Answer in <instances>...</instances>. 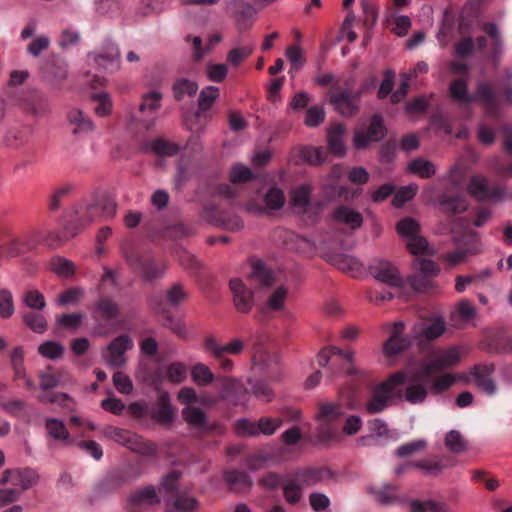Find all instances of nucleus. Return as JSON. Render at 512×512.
<instances>
[{"label":"nucleus","instance_id":"nucleus-15","mask_svg":"<svg viewBox=\"0 0 512 512\" xmlns=\"http://www.w3.org/2000/svg\"><path fill=\"white\" fill-rule=\"evenodd\" d=\"M385 135L382 118L378 115L372 117L367 132L357 130L354 134L353 143L357 149H364L370 142L379 141Z\"/></svg>","mask_w":512,"mask_h":512},{"label":"nucleus","instance_id":"nucleus-51","mask_svg":"<svg viewBox=\"0 0 512 512\" xmlns=\"http://www.w3.org/2000/svg\"><path fill=\"white\" fill-rule=\"evenodd\" d=\"M410 509L412 512H440L445 509V503L434 499L413 500L410 502Z\"/></svg>","mask_w":512,"mask_h":512},{"label":"nucleus","instance_id":"nucleus-33","mask_svg":"<svg viewBox=\"0 0 512 512\" xmlns=\"http://www.w3.org/2000/svg\"><path fill=\"white\" fill-rule=\"evenodd\" d=\"M407 170L423 179L431 178L436 173V166L433 162L416 158L408 163Z\"/></svg>","mask_w":512,"mask_h":512},{"label":"nucleus","instance_id":"nucleus-27","mask_svg":"<svg viewBox=\"0 0 512 512\" xmlns=\"http://www.w3.org/2000/svg\"><path fill=\"white\" fill-rule=\"evenodd\" d=\"M396 489L397 487L390 483H384L381 486L369 485L367 487V491L373 499L383 505H389L399 500V498L394 495Z\"/></svg>","mask_w":512,"mask_h":512},{"label":"nucleus","instance_id":"nucleus-47","mask_svg":"<svg viewBox=\"0 0 512 512\" xmlns=\"http://www.w3.org/2000/svg\"><path fill=\"white\" fill-rule=\"evenodd\" d=\"M223 388L224 392L221 395L222 399H231L235 404L244 403L245 398L241 396L234 398L231 394L232 391H235L237 393L243 392L244 395L247 394V390L243 388L240 382H238L235 379L226 378L224 379Z\"/></svg>","mask_w":512,"mask_h":512},{"label":"nucleus","instance_id":"nucleus-55","mask_svg":"<svg viewBox=\"0 0 512 512\" xmlns=\"http://www.w3.org/2000/svg\"><path fill=\"white\" fill-rule=\"evenodd\" d=\"M184 420L191 426L203 427L206 424V414L197 407H185L182 411Z\"/></svg>","mask_w":512,"mask_h":512},{"label":"nucleus","instance_id":"nucleus-29","mask_svg":"<svg viewBox=\"0 0 512 512\" xmlns=\"http://www.w3.org/2000/svg\"><path fill=\"white\" fill-rule=\"evenodd\" d=\"M76 219L81 227H85L101 218L99 204L83 203L76 207Z\"/></svg>","mask_w":512,"mask_h":512},{"label":"nucleus","instance_id":"nucleus-39","mask_svg":"<svg viewBox=\"0 0 512 512\" xmlns=\"http://www.w3.org/2000/svg\"><path fill=\"white\" fill-rule=\"evenodd\" d=\"M225 481L230 485L233 490H245L252 485V480L249 475L244 471L232 470L224 475Z\"/></svg>","mask_w":512,"mask_h":512},{"label":"nucleus","instance_id":"nucleus-31","mask_svg":"<svg viewBox=\"0 0 512 512\" xmlns=\"http://www.w3.org/2000/svg\"><path fill=\"white\" fill-rule=\"evenodd\" d=\"M344 134L345 127L342 124H335L328 130V147L330 152L336 156H343L345 154Z\"/></svg>","mask_w":512,"mask_h":512},{"label":"nucleus","instance_id":"nucleus-9","mask_svg":"<svg viewBox=\"0 0 512 512\" xmlns=\"http://www.w3.org/2000/svg\"><path fill=\"white\" fill-rule=\"evenodd\" d=\"M369 271L377 281L389 286L402 287L404 284V278L398 267L388 260L379 259L374 261L370 265Z\"/></svg>","mask_w":512,"mask_h":512},{"label":"nucleus","instance_id":"nucleus-57","mask_svg":"<svg viewBox=\"0 0 512 512\" xmlns=\"http://www.w3.org/2000/svg\"><path fill=\"white\" fill-rule=\"evenodd\" d=\"M413 267L420 271L424 277L432 278L438 275L440 269L436 263L430 259L417 257L413 261Z\"/></svg>","mask_w":512,"mask_h":512},{"label":"nucleus","instance_id":"nucleus-44","mask_svg":"<svg viewBox=\"0 0 512 512\" xmlns=\"http://www.w3.org/2000/svg\"><path fill=\"white\" fill-rule=\"evenodd\" d=\"M288 290L284 286L277 287L268 297L264 309L268 311H280L284 308Z\"/></svg>","mask_w":512,"mask_h":512},{"label":"nucleus","instance_id":"nucleus-60","mask_svg":"<svg viewBox=\"0 0 512 512\" xmlns=\"http://www.w3.org/2000/svg\"><path fill=\"white\" fill-rule=\"evenodd\" d=\"M92 99L98 104L94 108L95 114L99 117H105L112 112V100L108 93L100 92L92 95Z\"/></svg>","mask_w":512,"mask_h":512},{"label":"nucleus","instance_id":"nucleus-59","mask_svg":"<svg viewBox=\"0 0 512 512\" xmlns=\"http://www.w3.org/2000/svg\"><path fill=\"white\" fill-rule=\"evenodd\" d=\"M152 151L160 156H173L175 155L179 147L177 144L167 141L163 138H158L151 143Z\"/></svg>","mask_w":512,"mask_h":512},{"label":"nucleus","instance_id":"nucleus-14","mask_svg":"<svg viewBox=\"0 0 512 512\" xmlns=\"http://www.w3.org/2000/svg\"><path fill=\"white\" fill-rule=\"evenodd\" d=\"M331 355H340L349 363V366L345 369V373L347 375L358 376L360 378L366 375L364 370L354 365L355 352L353 350L342 351L335 346L323 349L317 356L318 364L322 367L326 366L329 363V358Z\"/></svg>","mask_w":512,"mask_h":512},{"label":"nucleus","instance_id":"nucleus-50","mask_svg":"<svg viewBox=\"0 0 512 512\" xmlns=\"http://www.w3.org/2000/svg\"><path fill=\"white\" fill-rule=\"evenodd\" d=\"M399 235L408 241L412 237L419 235L420 225L412 218H404L397 223L396 226Z\"/></svg>","mask_w":512,"mask_h":512},{"label":"nucleus","instance_id":"nucleus-20","mask_svg":"<svg viewBox=\"0 0 512 512\" xmlns=\"http://www.w3.org/2000/svg\"><path fill=\"white\" fill-rule=\"evenodd\" d=\"M332 219L352 232L359 229L363 224L362 214L346 205L336 207L333 211Z\"/></svg>","mask_w":512,"mask_h":512},{"label":"nucleus","instance_id":"nucleus-38","mask_svg":"<svg viewBox=\"0 0 512 512\" xmlns=\"http://www.w3.org/2000/svg\"><path fill=\"white\" fill-rule=\"evenodd\" d=\"M283 496L290 505H296L302 500L301 484L295 478L285 479L283 482Z\"/></svg>","mask_w":512,"mask_h":512},{"label":"nucleus","instance_id":"nucleus-42","mask_svg":"<svg viewBox=\"0 0 512 512\" xmlns=\"http://www.w3.org/2000/svg\"><path fill=\"white\" fill-rule=\"evenodd\" d=\"M299 160L311 165H319L325 161V152L321 147H302L299 149Z\"/></svg>","mask_w":512,"mask_h":512},{"label":"nucleus","instance_id":"nucleus-54","mask_svg":"<svg viewBox=\"0 0 512 512\" xmlns=\"http://www.w3.org/2000/svg\"><path fill=\"white\" fill-rule=\"evenodd\" d=\"M22 301L28 308L36 311H42L46 307L44 295L35 289L26 291L23 294Z\"/></svg>","mask_w":512,"mask_h":512},{"label":"nucleus","instance_id":"nucleus-32","mask_svg":"<svg viewBox=\"0 0 512 512\" xmlns=\"http://www.w3.org/2000/svg\"><path fill=\"white\" fill-rule=\"evenodd\" d=\"M178 401L186 407H193V404L211 405L214 400L206 394H197L191 387H183L177 395Z\"/></svg>","mask_w":512,"mask_h":512},{"label":"nucleus","instance_id":"nucleus-28","mask_svg":"<svg viewBox=\"0 0 512 512\" xmlns=\"http://www.w3.org/2000/svg\"><path fill=\"white\" fill-rule=\"evenodd\" d=\"M466 237L468 238V240L467 241L459 240V244L469 243L470 246L467 249H463L462 247L459 246L455 251L448 253L447 256L445 257V259L449 263V265L455 266L459 263H462L466 259L468 254H473V253L477 252V247H476L477 237H476V235L469 234Z\"/></svg>","mask_w":512,"mask_h":512},{"label":"nucleus","instance_id":"nucleus-13","mask_svg":"<svg viewBox=\"0 0 512 512\" xmlns=\"http://www.w3.org/2000/svg\"><path fill=\"white\" fill-rule=\"evenodd\" d=\"M264 205H259L256 202H249L246 205V210L253 214L270 213L271 211L279 210L285 203V196L280 188H271L263 196Z\"/></svg>","mask_w":512,"mask_h":512},{"label":"nucleus","instance_id":"nucleus-21","mask_svg":"<svg viewBox=\"0 0 512 512\" xmlns=\"http://www.w3.org/2000/svg\"><path fill=\"white\" fill-rule=\"evenodd\" d=\"M204 346L207 352L211 353L215 358L221 359L225 354L237 355L241 353L244 343L240 339H234L228 344L220 345L214 337H207Z\"/></svg>","mask_w":512,"mask_h":512},{"label":"nucleus","instance_id":"nucleus-18","mask_svg":"<svg viewBox=\"0 0 512 512\" xmlns=\"http://www.w3.org/2000/svg\"><path fill=\"white\" fill-rule=\"evenodd\" d=\"M481 102L489 116L496 118L498 117V99L497 93L491 83L479 82L476 86L475 96L473 100Z\"/></svg>","mask_w":512,"mask_h":512},{"label":"nucleus","instance_id":"nucleus-11","mask_svg":"<svg viewBox=\"0 0 512 512\" xmlns=\"http://www.w3.org/2000/svg\"><path fill=\"white\" fill-rule=\"evenodd\" d=\"M203 217L211 224L229 231H238L243 227V222L239 216L221 211L213 205L205 207Z\"/></svg>","mask_w":512,"mask_h":512},{"label":"nucleus","instance_id":"nucleus-64","mask_svg":"<svg viewBox=\"0 0 512 512\" xmlns=\"http://www.w3.org/2000/svg\"><path fill=\"white\" fill-rule=\"evenodd\" d=\"M97 310L105 319H114L118 315V305L110 298L103 297L96 304Z\"/></svg>","mask_w":512,"mask_h":512},{"label":"nucleus","instance_id":"nucleus-61","mask_svg":"<svg viewBox=\"0 0 512 512\" xmlns=\"http://www.w3.org/2000/svg\"><path fill=\"white\" fill-rule=\"evenodd\" d=\"M456 378L451 374L440 375L436 378L430 376L429 390L434 394H439L455 383Z\"/></svg>","mask_w":512,"mask_h":512},{"label":"nucleus","instance_id":"nucleus-52","mask_svg":"<svg viewBox=\"0 0 512 512\" xmlns=\"http://www.w3.org/2000/svg\"><path fill=\"white\" fill-rule=\"evenodd\" d=\"M249 278L263 286H271L274 282L272 273L260 262L253 264Z\"/></svg>","mask_w":512,"mask_h":512},{"label":"nucleus","instance_id":"nucleus-16","mask_svg":"<svg viewBox=\"0 0 512 512\" xmlns=\"http://www.w3.org/2000/svg\"><path fill=\"white\" fill-rule=\"evenodd\" d=\"M39 386L42 390H50L57 387H66L73 384V379L66 370H55L48 367L38 374Z\"/></svg>","mask_w":512,"mask_h":512},{"label":"nucleus","instance_id":"nucleus-41","mask_svg":"<svg viewBox=\"0 0 512 512\" xmlns=\"http://www.w3.org/2000/svg\"><path fill=\"white\" fill-rule=\"evenodd\" d=\"M325 474L326 473L323 469L307 468L297 471L294 478L304 486H312L322 481Z\"/></svg>","mask_w":512,"mask_h":512},{"label":"nucleus","instance_id":"nucleus-6","mask_svg":"<svg viewBox=\"0 0 512 512\" xmlns=\"http://www.w3.org/2000/svg\"><path fill=\"white\" fill-rule=\"evenodd\" d=\"M346 414L344 407L338 403H322L316 413L318 431L322 438L328 439L335 434L331 424Z\"/></svg>","mask_w":512,"mask_h":512},{"label":"nucleus","instance_id":"nucleus-63","mask_svg":"<svg viewBox=\"0 0 512 512\" xmlns=\"http://www.w3.org/2000/svg\"><path fill=\"white\" fill-rule=\"evenodd\" d=\"M427 447V442L424 439H417L399 446L396 450V455L399 457H408L423 451Z\"/></svg>","mask_w":512,"mask_h":512},{"label":"nucleus","instance_id":"nucleus-25","mask_svg":"<svg viewBox=\"0 0 512 512\" xmlns=\"http://www.w3.org/2000/svg\"><path fill=\"white\" fill-rule=\"evenodd\" d=\"M129 503L135 507H150L160 502L154 486L138 489L128 497Z\"/></svg>","mask_w":512,"mask_h":512},{"label":"nucleus","instance_id":"nucleus-58","mask_svg":"<svg viewBox=\"0 0 512 512\" xmlns=\"http://www.w3.org/2000/svg\"><path fill=\"white\" fill-rule=\"evenodd\" d=\"M219 97V88L207 86L201 90L198 98V106L201 111L208 110Z\"/></svg>","mask_w":512,"mask_h":512},{"label":"nucleus","instance_id":"nucleus-3","mask_svg":"<svg viewBox=\"0 0 512 512\" xmlns=\"http://www.w3.org/2000/svg\"><path fill=\"white\" fill-rule=\"evenodd\" d=\"M102 435L142 456H153L157 453L155 443L125 429L107 426L102 430Z\"/></svg>","mask_w":512,"mask_h":512},{"label":"nucleus","instance_id":"nucleus-7","mask_svg":"<svg viewBox=\"0 0 512 512\" xmlns=\"http://www.w3.org/2000/svg\"><path fill=\"white\" fill-rule=\"evenodd\" d=\"M133 340L123 334L115 338L102 353L105 363L111 368H121L126 364V351L133 348Z\"/></svg>","mask_w":512,"mask_h":512},{"label":"nucleus","instance_id":"nucleus-17","mask_svg":"<svg viewBox=\"0 0 512 512\" xmlns=\"http://www.w3.org/2000/svg\"><path fill=\"white\" fill-rule=\"evenodd\" d=\"M361 92H353L350 89L338 91L331 96V102L343 116H352L358 110V102Z\"/></svg>","mask_w":512,"mask_h":512},{"label":"nucleus","instance_id":"nucleus-23","mask_svg":"<svg viewBox=\"0 0 512 512\" xmlns=\"http://www.w3.org/2000/svg\"><path fill=\"white\" fill-rule=\"evenodd\" d=\"M67 122L73 134L88 133L94 129L91 119L79 108H70L67 112Z\"/></svg>","mask_w":512,"mask_h":512},{"label":"nucleus","instance_id":"nucleus-24","mask_svg":"<svg viewBox=\"0 0 512 512\" xmlns=\"http://www.w3.org/2000/svg\"><path fill=\"white\" fill-rule=\"evenodd\" d=\"M445 331V323L442 319H435L427 324H418L413 328L415 338L420 340H434L440 337Z\"/></svg>","mask_w":512,"mask_h":512},{"label":"nucleus","instance_id":"nucleus-19","mask_svg":"<svg viewBox=\"0 0 512 512\" xmlns=\"http://www.w3.org/2000/svg\"><path fill=\"white\" fill-rule=\"evenodd\" d=\"M119 57L118 47L114 43L108 42L104 52L90 54L89 60L103 70L114 71L119 68Z\"/></svg>","mask_w":512,"mask_h":512},{"label":"nucleus","instance_id":"nucleus-4","mask_svg":"<svg viewBox=\"0 0 512 512\" xmlns=\"http://www.w3.org/2000/svg\"><path fill=\"white\" fill-rule=\"evenodd\" d=\"M40 475L37 470L30 467H17L6 469L2 473L0 483L11 485L13 489L28 490L38 484Z\"/></svg>","mask_w":512,"mask_h":512},{"label":"nucleus","instance_id":"nucleus-22","mask_svg":"<svg viewBox=\"0 0 512 512\" xmlns=\"http://www.w3.org/2000/svg\"><path fill=\"white\" fill-rule=\"evenodd\" d=\"M493 371L494 366L492 364H481L474 366L471 372L476 385L489 395L496 391V386L491 379Z\"/></svg>","mask_w":512,"mask_h":512},{"label":"nucleus","instance_id":"nucleus-8","mask_svg":"<svg viewBox=\"0 0 512 512\" xmlns=\"http://www.w3.org/2000/svg\"><path fill=\"white\" fill-rule=\"evenodd\" d=\"M385 328L389 329L390 337L383 345V353L387 358L395 359L410 347L411 341L408 337L403 336V322L386 325Z\"/></svg>","mask_w":512,"mask_h":512},{"label":"nucleus","instance_id":"nucleus-30","mask_svg":"<svg viewBox=\"0 0 512 512\" xmlns=\"http://www.w3.org/2000/svg\"><path fill=\"white\" fill-rule=\"evenodd\" d=\"M312 188L310 185H301L291 191V204L293 209L299 213H305L310 204Z\"/></svg>","mask_w":512,"mask_h":512},{"label":"nucleus","instance_id":"nucleus-62","mask_svg":"<svg viewBox=\"0 0 512 512\" xmlns=\"http://www.w3.org/2000/svg\"><path fill=\"white\" fill-rule=\"evenodd\" d=\"M38 352L47 359H57L63 355L64 347L57 341H46L38 347Z\"/></svg>","mask_w":512,"mask_h":512},{"label":"nucleus","instance_id":"nucleus-26","mask_svg":"<svg viewBox=\"0 0 512 512\" xmlns=\"http://www.w3.org/2000/svg\"><path fill=\"white\" fill-rule=\"evenodd\" d=\"M332 264L352 277H357L363 271L362 263L354 256L347 254L335 255L332 258Z\"/></svg>","mask_w":512,"mask_h":512},{"label":"nucleus","instance_id":"nucleus-34","mask_svg":"<svg viewBox=\"0 0 512 512\" xmlns=\"http://www.w3.org/2000/svg\"><path fill=\"white\" fill-rule=\"evenodd\" d=\"M449 92L453 100L462 104L473 101V96L468 92V80L459 78L450 83Z\"/></svg>","mask_w":512,"mask_h":512},{"label":"nucleus","instance_id":"nucleus-45","mask_svg":"<svg viewBox=\"0 0 512 512\" xmlns=\"http://www.w3.org/2000/svg\"><path fill=\"white\" fill-rule=\"evenodd\" d=\"M445 446L447 449L454 453L460 454L467 450V442L461 433L457 430H451L446 434Z\"/></svg>","mask_w":512,"mask_h":512},{"label":"nucleus","instance_id":"nucleus-40","mask_svg":"<svg viewBox=\"0 0 512 512\" xmlns=\"http://www.w3.org/2000/svg\"><path fill=\"white\" fill-rule=\"evenodd\" d=\"M189 297L188 290L181 284L175 283L166 290L165 299L167 304L173 308L179 307Z\"/></svg>","mask_w":512,"mask_h":512},{"label":"nucleus","instance_id":"nucleus-5","mask_svg":"<svg viewBox=\"0 0 512 512\" xmlns=\"http://www.w3.org/2000/svg\"><path fill=\"white\" fill-rule=\"evenodd\" d=\"M463 353L462 347L451 346L435 352L432 357L422 363V366L430 374L437 373L456 366L461 361Z\"/></svg>","mask_w":512,"mask_h":512},{"label":"nucleus","instance_id":"nucleus-10","mask_svg":"<svg viewBox=\"0 0 512 512\" xmlns=\"http://www.w3.org/2000/svg\"><path fill=\"white\" fill-rule=\"evenodd\" d=\"M233 304L240 313H249L254 306V293L242 279L233 278L229 282Z\"/></svg>","mask_w":512,"mask_h":512},{"label":"nucleus","instance_id":"nucleus-43","mask_svg":"<svg viewBox=\"0 0 512 512\" xmlns=\"http://www.w3.org/2000/svg\"><path fill=\"white\" fill-rule=\"evenodd\" d=\"M254 44H246L231 49L227 54V61L232 67H238L245 61L254 51Z\"/></svg>","mask_w":512,"mask_h":512},{"label":"nucleus","instance_id":"nucleus-48","mask_svg":"<svg viewBox=\"0 0 512 512\" xmlns=\"http://www.w3.org/2000/svg\"><path fill=\"white\" fill-rule=\"evenodd\" d=\"M191 376L193 381L199 386H207L214 380V374L203 363H197L192 367Z\"/></svg>","mask_w":512,"mask_h":512},{"label":"nucleus","instance_id":"nucleus-12","mask_svg":"<svg viewBox=\"0 0 512 512\" xmlns=\"http://www.w3.org/2000/svg\"><path fill=\"white\" fill-rule=\"evenodd\" d=\"M467 189L469 194L478 200H501L506 194L505 188L502 186H495L489 189L487 179L481 175L473 176Z\"/></svg>","mask_w":512,"mask_h":512},{"label":"nucleus","instance_id":"nucleus-36","mask_svg":"<svg viewBox=\"0 0 512 512\" xmlns=\"http://www.w3.org/2000/svg\"><path fill=\"white\" fill-rule=\"evenodd\" d=\"M197 91V83L186 78L178 79L173 84V95L177 101L184 100L187 97H192L197 93Z\"/></svg>","mask_w":512,"mask_h":512},{"label":"nucleus","instance_id":"nucleus-35","mask_svg":"<svg viewBox=\"0 0 512 512\" xmlns=\"http://www.w3.org/2000/svg\"><path fill=\"white\" fill-rule=\"evenodd\" d=\"M174 411L170 404L169 395L163 393L158 400V408L153 413V418L162 424H168L173 420Z\"/></svg>","mask_w":512,"mask_h":512},{"label":"nucleus","instance_id":"nucleus-1","mask_svg":"<svg viewBox=\"0 0 512 512\" xmlns=\"http://www.w3.org/2000/svg\"><path fill=\"white\" fill-rule=\"evenodd\" d=\"M405 371L392 373L385 381L374 386L365 409L369 414H378L387 409L394 399L397 400V385L404 384Z\"/></svg>","mask_w":512,"mask_h":512},{"label":"nucleus","instance_id":"nucleus-2","mask_svg":"<svg viewBox=\"0 0 512 512\" xmlns=\"http://www.w3.org/2000/svg\"><path fill=\"white\" fill-rule=\"evenodd\" d=\"M430 373L421 365L419 370L406 377L404 384L397 385V400L412 405L422 404L429 391Z\"/></svg>","mask_w":512,"mask_h":512},{"label":"nucleus","instance_id":"nucleus-37","mask_svg":"<svg viewBox=\"0 0 512 512\" xmlns=\"http://www.w3.org/2000/svg\"><path fill=\"white\" fill-rule=\"evenodd\" d=\"M45 429L48 436L54 440L64 442L68 441L70 438L69 431L65 424L57 418H48L45 422Z\"/></svg>","mask_w":512,"mask_h":512},{"label":"nucleus","instance_id":"nucleus-49","mask_svg":"<svg viewBox=\"0 0 512 512\" xmlns=\"http://www.w3.org/2000/svg\"><path fill=\"white\" fill-rule=\"evenodd\" d=\"M407 248L413 255H433L434 249L429 246L427 240L421 235L412 237L407 241Z\"/></svg>","mask_w":512,"mask_h":512},{"label":"nucleus","instance_id":"nucleus-46","mask_svg":"<svg viewBox=\"0 0 512 512\" xmlns=\"http://www.w3.org/2000/svg\"><path fill=\"white\" fill-rule=\"evenodd\" d=\"M22 319L26 326L35 333L42 334L47 330V320L42 314L38 312L23 313Z\"/></svg>","mask_w":512,"mask_h":512},{"label":"nucleus","instance_id":"nucleus-56","mask_svg":"<svg viewBox=\"0 0 512 512\" xmlns=\"http://www.w3.org/2000/svg\"><path fill=\"white\" fill-rule=\"evenodd\" d=\"M162 94L159 91H151L142 97L139 106L140 112H155L161 107Z\"/></svg>","mask_w":512,"mask_h":512},{"label":"nucleus","instance_id":"nucleus-53","mask_svg":"<svg viewBox=\"0 0 512 512\" xmlns=\"http://www.w3.org/2000/svg\"><path fill=\"white\" fill-rule=\"evenodd\" d=\"M39 401L42 403H55L61 408L68 411L73 410L74 399L67 393H53L49 395H42L39 397Z\"/></svg>","mask_w":512,"mask_h":512}]
</instances>
